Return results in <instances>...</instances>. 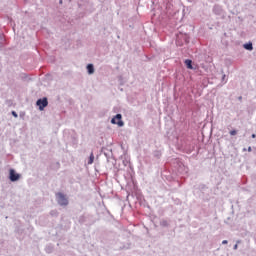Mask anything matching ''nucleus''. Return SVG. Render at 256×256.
<instances>
[{
	"mask_svg": "<svg viewBox=\"0 0 256 256\" xmlns=\"http://www.w3.org/2000/svg\"><path fill=\"white\" fill-rule=\"evenodd\" d=\"M58 204L61 206L66 207V205H69V200H67V196L65 194L59 192L56 194Z\"/></svg>",
	"mask_w": 256,
	"mask_h": 256,
	"instance_id": "f257e3e1",
	"label": "nucleus"
},
{
	"mask_svg": "<svg viewBox=\"0 0 256 256\" xmlns=\"http://www.w3.org/2000/svg\"><path fill=\"white\" fill-rule=\"evenodd\" d=\"M121 114H117L114 118H112L111 123L113 125H118V127H123L125 123L123 122Z\"/></svg>",
	"mask_w": 256,
	"mask_h": 256,
	"instance_id": "f03ea898",
	"label": "nucleus"
},
{
	"mask_svg": "<svg viewBox=\"0 0 256 256\" xmlns=\"http://www.w3.org/2000/svg\"><path fill=\"white\" fill-rule=\"evenodd\" d=\"M36 104L38 105L40 111H43L47 105H49V102L47 101V98L39 99Z\"/></svg>",
	"mask_w": 256,
	"mask_h": 256,
	"instance_id": "7ed1b4c3",
	"label": "nucleus"
},
{
	"mask_svg": "<svg viewBox=\"0 0 256 256\" xmlns=\"http://www.w3.org/2000/svg\"><path fill=\"white\" fill-rule=\"evenodd\" d=\"M20 175L15 173V170L10 169V181H19Z\"/></svg>",
	"mask_w": 256,
	"mask_h": 256,
	"instance_id": "20e7f679",
	"label": "nucleus"
},
{
	"mask_svg": "<svg viewBox=\"0 0 256 256\" xmlns=\"http://www.w3.org/2000/svg\"><path fill=\"white\" fill-rule=\"evenodd\" d=\"M87 71H88L89 75H93V73H95V68L93 67V64L87 65Z\"/></svg>",
	"mask_w": 256,
	"mask_h": 256,
	"instance_id": "39448f33",
	"label": "nucleus"
},
{
	"mask_svg": "<svg viewBox=\"0 0 256 256\" xmlns=\"http://www.w3.org/2000/svg\"><path fill=\"white\" fill-rule=\"evenodd\" d=\"M185 65H186L187 69H193V61L187 59V60H185Z\"/></svg>",
	"mask_w": 256,
	"mask_h": 256,
	"instance_id": "423d86ee",
	"label": "nucleus"
},
{
	"mask_svg": "<svg viewBox=\"0 0 256 256\" xmlns=\"http://www.w3.org/2000/svg\"><path fill=\"white\" fill-rule=\"evenodd\" d=\"M244 49H246L247 51H253V44L252 43L244 44Z\"/></svg>",
	"mask_w": 256,
	"mask_h": 256,
	"instance_id": "0eeeda50",
	"label": "nucleus"
},
{
	"mask_svg": "<svg viewBox=\"0 0 256 256\" xmlns=\"http://www.w3.org/2000/svg\"><path fill=\"white\" fill-rule=\"evenodd\" d=\"M93 161H95V156L93 155V153H91L88 160V165H93Z\"/></svg>",
	"mask_w": 256,
	"mask_h": 256,
	"instance_id": "6e6552de",
	"label": "nucleus"
},
{
	"mask_svg": "<svg viewBox=\"0 0 256 256\" xmlns=\"http://www.w3.org/2000/svg\"><path fill=\"white\" fill-rule=\"evenodd\" d=\"M230 135H232V136L237 135V131H236V130H231V131H230Z\"/></svg>",
	"mask_w": 256,
	"mask_h": 256,
	"instance_id": "1a4fd4ad",
	"label": "nucleus"
},
{
	"mask_svg": "<svg viewBox=\"0 0 256 256\" xmlns=\"http://www.w3.org/2000/svg\"><path fill=\"white\" fill-rule=\"evenodd\" d=\"M12 115H13V117H18L17 112H15V111H12Z\"/></svg>",
	"mask_w": 256,
	"mask_h": 256,
	"instance_id": "9d476101",
	"label": "nucleus"
},
{
	"mask_svg": "<svg viewBox=\"0 0 256 256\" xmlns=\"http://www.w3.org/2000/svg\"><path fill=\"white\" fill-rule=\"evenodd\" d=\"M222 245H227V240H223Z\"/></svg>",
	"mask_w": 256,
	"mask_h": 256,
	"instance_id": "9b49d317",
	"label": "nucleus"
},
{
	"mask_svg": "<svg viewBox=\"0 0 256 256\" xmlns=\"http://www.w3.org/2000/svg\"><path fill=\"white\" fill-rule=\"evenodd\" d=\"M256 135L255 134H252V139H255Z\"/></svg>",
	"mask_w": 256,
	"mask_h": 256,
	"instance_id": "f8f14e48",
	"label": "nucleus"
},
{
	"mask_svg": "<svg viewBox=\"0 0 256 256\" xmlns=\"http://www.w3.org/2000/svg\"><path fill=\"white\" fill-rule=\"evenodd\" d=\"M234 249H237V244L234 246Z\"/></svg>",
	"mask_w": 256,
	"mask_h": 256,
	"instance_id": "ddd939ff",
	"label": "nucleus"
},
{
	"mask_svg": "<svg viewBox=\"0 0 256 256\" xmlns=\"http://www.w3.org/2000/svg\"><path fill=\"white\" fill-rule=\"evenodd\" d=\"M248 151H251V147L248 148Z\"/></svg>",
	"mask_w": 256,
	"mask_h": 256,
	"instance_id": "4468645a",
	"label": "nucleus"
}]
</instances>
